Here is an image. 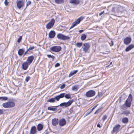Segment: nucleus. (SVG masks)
<instances>
[{
    "label": "nucleus",
    "mask_w": 134,
    "mask_h": 134,
    "mask_svg": "<svg viewBox=\"0 0 134 134\" xmlns=\"http://www.w3.org/2000/svg\"><path fill=\"white\" fill-rule=\"evenodd\" d=\"M29 51L28 50V49L26 51L25 53H24V55H26L27 53Z\"/></svg>",
    "instance_id": "obj_47"
},
{
    "label": "nucleus",
    "mask_w": 134,
    "mask_h": 134,
    "mask_svg": "<svg viewBox=\"0 0 134 134\" xmlns=\"http://www.w3.org/2000/svg\"><path fill=\"white\" fill-rule=\"evenodd\" d=\"M112 62H110V64H109V65H111L112 64Z\"/></svg>",
    "instance_id": "obj_53"
},
{
    "label": "nucleus",
    "mask_w": 134,
    "mask_h": 134,
    "mask_svg": "<svg viewBox=\"0 0 134 134\" xmlns=\"http://www.w3.org/2000/svg\"><path fill=\"white\" fill-rule=\"evenodd\" d=\"M109 65H108V66H107V67H109Z\"/></svg>",
    "instance_id": "obj_54"
},
{
    "label": "nucleus",
    "mask_w": 134,
    "mask_h": 134,
    "mask_svg": "<svg viewBox=\"0 0 134 134\" xmlns=\"http://www.w3.org/2000/svg\"><path fill=\"white\" fill-rule=\"evenodd\" d=\"M73 102V100H71L69 101L67 103L64 102L60 104V107H63L64 106L65 107H67L70 105Z\"/></svg>",
    "instance_id": "obj_10"
},
{
    "label": "nucleus",
    "mask_w": 134,
    "mask_h": 134,
    "mask_svg": "<svg viewBox=\"0 0 134 134\" xmlns=\"http://www.w3.org/2000/svg\"><path fill=\"white\" fill-rule=\"evenodd\" d=\"M17 5L18 8L20 9L24 5V2L23 1H19L17 2Z\"/></svg>",
    "instance_id": "obj_13"
},
{
    "label": "nucleus",
    "mask_w": 134,
    "mask_h": 134,
    "mask_svg": "<svg viewBox=\"0 0 134 134\" xmlns=\"http://www.w3.org/2000/svg\"><path fill=\"white\" fill-rule=\"evenodd\" d=\"M61 49V47L60 46H53L50 48V50L52 51L58 52L60 51Z\"/></svg>",
    "instance_id": "obj_8"
},
{
    "label": "nucleus",
    "mask_w": 134,
    "mask_h": 134,
    "mask_svg": "<svg viewBox=\"0 0 134 134\" xmlns=\"http://www.w3.org/2000/svg\"><path fill=\"white\" fill-rule=\"evenodd\" d=\"M132 99V95L131 94H130L129 96L128 99L126 100L127 101H129V102H131Z\"/></svg>",
    "instance_id": "obj_33"
},
{
    "label": "nucleus",
    "mask_w": 134,
    "mask_h": 134,
    "mask_svg": "<svg viewBox=\"0 0 134 134\" xmlns=\"http://www.w3.org/2000/svg\"><path fill=\"white\" fill-rule=\"evenodd\" d=\"M107 116L106 115H104L102 118V119L104 121L107 118Z\"/></svg>",
    "instance_id": "obj_36"
},
{
    "label": "nucleus",
    "mask_w": 134,
    "mask_h": 134,
    "mask_svg": "<svg viewBox=\"0 0 134 134\" xmlns=\"http://www.w3.org/2000/svg\"><path fill=\"white\" fill-rule=\"evenodd\" d=\"M78 86L77 85H74L72 87V89L73 91H77L78 89Z\"/></svg>",
    "instance_id": "obj_27"
},
{
    "label": "nucleus",
    "mask_w": 134,
    "mask_h": 134,
    "mask_svg": "<svg viewBox=\"0 0 134 134\" xmlns=\"http://www.w3.org/2000/svg\"><path fill=\"white\" fill-rule=\"evenodd\" d=\"M60 65V64L59 63H57L55 65V67H57L59 66Z\"/></svg>",
    "instance_id": "obj_43"
},
{
    "label": "nucleus",
    "mask_w": 134,
    "mask_h": 134,
    "mask_svg": "<svg viewBox=\"0 0 134 134\" xmlns=\"http://www.w3.org/2000/svg\"><path fill=\"white\" fill-rule=\"evenodd\" d=\"M122 121L124 123H126L128 122V119L127 118H125L122 119Z\"/></svg>",
    "instance_id": "obj_32"
},
{
    "label": "nucleus",
    "mask_w": 134,
    "mask_h": 134,
    "mask_svg": "<svg viewBox=\"0 0 134 134\" xmlns=\"http://www.w3.org/2000/svg\"><path fill=\"white\" fill-rule=\"evenodd\" d=\"M22 39V37L21 36H20V38L18 39L17 41V42L18 43H19L20 42L21 40Z\"/></svg>",
    "instance_id": "obj_44"
},
{
    "label": "nucleus",
    "mask_w": 134,
    "mask_h": 134,
    "mask_svg": "<svg viewBox=\"0 0 134 134\" xmlns=\"http://www.w3.org/2000/svg\"><path fill=\"white\" fill-rule=\"evenodd\" d=\"M86 35L85 34H82L81 37V40L83 41L86 38Z\"/></svg>",
    "instance_id": "obj_30"
},
{
    "label": "nucleus",
    "mask_w": 134,
    "mask_h": 134,
    "mask_svg": "<svg viewBox=\"0 0 134 134\" xmlns=\"http://www.w3.org/2000/svg\"><path fill=\"white\" fill-rule=\"evenodd\" d=\"M30 77L27 76L26 77V78L25 80L27 82L30 80Z\"/></svg>",
    "instance_id": "obj_38"
},
{
    "label": "nucleus",
    "mask_w": 134,
    "mask_h": 134,
    "mask_svg": "<svg viewBox=\"0 0 134 134\" xmlns=\"http://www.w3.org/2000/svg\"><path fill=\"white\" fill-rule=\"evenodd\" d=\"M83 44L82 42L77 43L76 44V46L77 47H80L82 46V45H83Z\"/></svg>",
    "instance_id": "obj_34"
},
{
    "label": "nucleus",
    "mask_w": 134,
    "mask_h": 134,
    "mask_svg": "<svg viewBox=\"0 0 134 134\" xmlns=\"http://www.w3.org/2000/svg\"><path fill=\"white\" fill-rule=\"evenodd\" d=\"M111 44L110 45L111 46H112L113 45V41H111Z\"/></svg>",
    "instance_id": "obj_49"
},
{
    "label": "nucleus",
    "mask_w": 134,
    "mask_h": 134,
    "mask_svg": "<svg viewBox=\"0 0 134 134\" xmlns=\"http://www.w3.org/2000/svg\"><path fill=\"white\" fill-rule=\"evenodd\" d=\"M94 109L93 108L91 110V111L90 112V113H91L92 111Z\"/></svg>",
    "instance_id": "obj_52"
},
{
    "label": "nucleus",
    "mask_w": 134,
    "mask_h": 134,
    "mask_svg": "<svg viewBox=\"0 0 134 134\" xmlns=\"http://www.w3.org/2000/svg\"><path fill=\"white\" fill-rule=\"evenodd\" d=\"M90 47V45L88 43H84L82 47L83 51L85 52H87Z\"/></svg>",
    "instance_id": "obj_7"
},
{
    "label": "nucleus",
    "mask_w": 134,
    "mask_h": 134,
    "mask_svg": "<svg viewBox=\"0 0 134 134\" xmlns=\"http://www.w3.org/2000/svg\"><path fill=\"white\" fill-rule=\"evenodd\" d=\"M83 18H84L80 17L78 18L76 21H75L72 24L70 29L72 28L75 26L79 24L80 23V21L82 20Z\"/></svg>",
    "instance_id": "obj_5"
},
{
    "label": "nucleus",
    "mask_w": 134,
    "mask_h": 134,
    "mask_svg": "<svg viewBox=\"0 0 134 134\" xmlns=\"http://www.w3.org/2000/svg\"><path fill=\"white\" fill-rule=\"evenodd\" d=\"M69 3H70L74 4L77 5L79 3V0H70Z\"/></svg>",
    "instance_id": "obj_22"
},
{
    "label": "nucleus",
    "mask_w": 134,
    "mask_h": 134,
    "mask_svg": "<svg viewBox=\"0 0 134 134\" xmlns=\"http://www.w3.org/2000/svg\"><path fill=\"white\" fill-rule=\"evenodd\" d=\"M31 1H28V2H27V4H26L27 6L28 5H30L31 4Z\"/></svg>",
    "instance_id": "obj_39"
},
{
    "label": "nucleus",
    "mask_w": 134,
    "mask_h": 134,
    "mask_svg": "<svg viewBox=\"0 0 134 134\" xmlns=\"http://www.w3.org/2000/svg\"><path fill=\"white\" fill-rule=\"evenodd\" d=\"M57 38L59 39L62 40H68L69 39V37L68 36H66L61 34H59L57 36Z\"/></svg>",
    "instance_id": "obj_4"
},
{
    "label": "nucleus",
    "mask_w": 134,
    "mask_h": 134,
    "mask_svg": "<svg viewBox=\"0 0 134 134\" xmlns=\"http://www.w3.org/2000/svg\"><path fill=\"white\" fill-rule=\"evenodd\" d=\"M125 114H126V113L125 112Z\"/></svg>",
    "instance_id": "obj_55"
},
{
    "label": "nucleus",
    "mask_w": 134,
    "mask_h": 134,
    "mask_svg": "<svg viewBox=\"0 0 134 134\" xmlns=\"http://www.w3.org/2000/svg\"><path fill=\"white\" fill-rule=\"evenodd\" d=\"M58 119L56 118H54L53 119L52 121V125L55 126L58 124Z\"/></svg>",
    "instance_id": "obj_21"
},
{
    "label": "nucleus",
    "mask_w": 134,
    "mask_h": 134,
    "mask_svg": "<svg viewBox=\"0 0 134 134\" xmlns=\"http://www.w3.org/2000/svg\"><path fill=\"white\" fill-rule=\"evenodd\" d=\"M131 102H129V101L126 100L125 103V105L128 107H130L131 105Z\"/></svg>",
    "instance_id": "obj_31"
},
{
    "label": "nucleus",
    "mask_w": 134,
    "mask_h": 134,
    "mask_svg": "<svg viewBox=\"0 0 134 134\" xmlns=\"http://www.w3.org/2000/svg\"><path fill=\"white\" fill-rule=\"evenodd\" d=\"M55 2L57 4H61L63 3V0H55Z\"/></svg>",
    "instance_id": "obj_29"
},
{
    "label": "nucleus",
    "mask_w": 134,
    "mask_h": 134,
    "mask_svg": "<svg viewBox=\"0 0 134 134\" xmlns=\"http://www.w3.org/2000/svg\"><path fill=\"white\" fill-rule=\"evenodd\" d=\"M55 32L53 30H52L49 32L48 34L49 37L51 38H53L55 37Z\"/></svg>",
    "instance_id": "obj_14"
},
{
    "label": "nucleus",
    "mask_w": 134,
    "mask_h": 134,
    "mask_svg": "<svg viewBox=\"0 0 134 134\" xmlns=\"http://www.w3.org/2000/svg\"><path fill=\"white\" fill-rule=\"evenodd\" d=\"M100 111V109H99L97 110L94 113V114H97Z\"/></svg>",
    "instance_id": "obj_41"
},
{
    "label": "nucleus",
    "mask_w": 134,
    "mask_h": 134,
    "mask_svg": "<svg viewBox=\"0 0 134 134\" xmlns=\"http://www.w3.org/2000/svg\"><path fill=\"white\" fill-rule=\"evenodd\" d=\"M97 126L99 128H100L101 127V126L99 124H98L97 125Z\"/></svg>",
    "instance_id": "obj_48"
},
{
    "label": "nucleus",
    "mask_w": 134,
    "mask_h": 134,
    "mask_svg": "<svg viewBox=\"0 0 134 134\" xmlns=\"http://www.w3.org/2000/svg\"><path fill=\"white\" fill-rule=\"evenodd\" d=\"M66 123V121L64 119H62L59 120V124L60 126H63L65 125Z\"/></svg>",
    "instance_id": "obj_18"
},
{
    "label": "nucleus",
    "mask_w": 134,
    "mask_h": 134,
    "mask_svg": "<svg viewBox=\"0 0 134 134\" xmlns=\"http://www.w3.org/2000/svg\"><path fill=\"white\" fill-rule=\"evenodd\" d=\"M65 87V84H63L62 85L60 86V88L61 89L64 88Z\"/></svg>",
    "instance_id": "obj_42"
},
{
    "label": "nucleus",
    "mask_w": 134,
    "mask_h": 134,
    "mask_svg": "<svg viewBox=\"0 0 134 134\" xmlns=\"http://www.w3.org/2000/svg\"><path fill=\"white\" fill-rule=\"evenodd\" d=\"M35 47L34 46L30 47L29 49H28V50L30 51L33 50L34 48Z\"/></svg>",
    "instance_id": "obj_37"
},
{
    "label": "nucleus",
    "mask_w": 134,
    "mask_h": 134,
    "mask_svg": "<svg viewBox=\"0 0 134 134\" xmlns=\"http://www.w3.org/2000/svg\"><path fill=\"white\" fill-rule=\"evenodd\" d=\"M134 48V45L133 44H131L126 48L125 49V51L126 52H128Z\"/></svg>",
    "instance_id": "obj_19"
},
{
    "label": "nucleus",
    "mask_w": 134,
    "mask_h": 134,
    "mask_svg": "<svg viewBox=\"0 0 134 134\" xmlns=\"http://www.w3.org/2000/svg\"><path fill=\"white\" fill-rule=\"evenodd\" d=\"M37 132V130L35 126L32 127L31 129L30 134H35Z\"/></svg>",
    "instance_id": "obj_15"
},
{
    "label": "nucleus",
    "mask_w": 134,
    "mask_h": 134,
    "mask_svg": "<svg viewBox=\"0 0 134 134\" xmlns=\"http://www.w3.org/2000/svg\"><path fill=\"white\" fill-rule=\"evenodd\" d=\"M98 104H97V105H95L93 107V108L94 109L95 108H96L97 107V106L98 105Z\"/></svg>",
    "instance_id": "obj_51"
},
{
    "label": "nucleus",
    "mask_w": 134,
    "mask_h": 134,
    "mask_svg": "<svg viewBox=\"0 0 134 134\" xmlns=\"http://www.w3.org/2000/svg\"><path fill=\"white\" fill-rule=\"evenodd\" d=\"M95 94L94 91L92 90L86 93V96L88 97H91L94 96Z\"/></svg>",
    "instance_id": "obj_11"
},
{
    "label": "nucleus",
    "mask_w": 134,
    "mask_h": 134,
    "mask_svg": "<svg viewBox=\"0 0 134 134\" xmlns=\"http://www.w3.org/2000/svg\"><path fill=\"white\" fill-rule=\"evenodd\" d=\"M77 70H74L71 71L70 72L69 75V77H70L71 76H72L75 74L77 72Z\"/></svg>",
    "instance_id": "obj_23"
},
{
    "label": "nucleus",
    "mask_w": 134,
    "mask_h": 134,
    "mask_svg": "<svg viewBox=\"0 0 134 134\" xmlns=\"http://www.w3.org/2000/svg\"><path fill=\"white\" fill-rule=\"evenodd\" d=\"M24 52V51L23 49H20L18 52V54L20 56H21L23 55Z\"/></svg>",
    "instance_id": "obj_25"
},
{
    "label": "nucleus",
    "mask_w": 134,
    "mask_h": 134,
    "mask_svg": "<svg viewBox=\"0 0 134 134\" xmlns=\"http://www.w3.org/2000/svg\"><path fill=\"white\" fill-rule=\"evenodd\" d=\"M63 95H59L54 98H51L47 100V102L51 103H53L55 102V100L58 101L60 98H62Z\"/></svg>",
    "instance_id": "obj_3"
},
{
    "label": "nucleus",
    "mask_w": 134,
    "mask_h": 134,
    "mask_svg": "<svg viewBox=\"0 0 134 134\" xmlns=\"http://www.w3.org/2000/svg\"><path fill=\"white\" fill-rule=\"evenodd\" d=\"M83 31V30H81L79 31V32L80 33H82Z\"/></svg>",
    "instance_id": "obj_50"
},
{
    "label": "nucleus",
    "mask_w": 134,
    "mask_h": 134,
    "mask_svg": "<svg viewBox=\"0 0 134 134\" xmlns=\"http://www.w3.org/2000/svg\"><path fill=\"white\" fill-rule=\"evenodd\" d=\"M29 65L30 64L27 62H24L22 65V69L24 70H26Z\"/></svg>",
    "instance_id": "obj_16"
},
{
    "label": "nucleus",
    "mask_w": 134,
    "mask_h": 134,
    "mask_svg": "<svg viewBox=\"0 0 134 134\" xmlns=\"http://www.w3.org/2000/svg\"><path fill=\"white\" fill-rule=\"evenodd\" d=\"M3 113V110L0 109V115L2 114Z\"/></svg>",
    "instance_id": "obj_45"
},
{
    "label": "nucleus",
    "mask_w": 134,
    "mask_h": 134,
    "mask_svg": "<svg viewBox=\"0 0 134 134\" xmlns=\"http://www.w3.org/2000/svg\"><path fill=\"white\" fill-rule=\"evenodd\" d=\"M131 41V38L130 37H127L125 38L124 40V43L126 45H127L130 43Z\"/></svg>",
    "instance_id": "obj_12"
},
{
    "label": "nucleus",
    "mask_w": 134,
    "mask_h": 134,
    "mask_svg": "<svg viewBox=\"0 0 134 134\" xmlns=\"http://www.w3.org/2000/svg\"><path fill=\"white\" fill-rule=\"evenodd\" d=\"M125 10V8L119 5H114L111 9L112 14L114 15H117V13L121 14Z\"/></svg>",
    "instance_id": "obj_1"
},
{
    "label": "nucleus",
    "mask_w": 134,
    "mask_h": 134,
    "mask_svg": "<svg viewBox=\"0 0 134 134\" xmlns=\"http://www.w3.org/2000/svg\"><path fill=\"white\" fill-rule=\"evenodd\" d=\"M15 103L12 101H9L4 103L2 104L3 107L5 108H10L14 107L15 105Z\"/></svg>",
    "instance_id": "obj_2"
},
{
    "label": "nucleus",
    "mask_w": 134,
    "mask_h": 134,
    "mask_svg": "<svg viewBox=\"0 0 134 134\" xmlns=\"http://www.w3.org/2000/svg\"><path fill=\"white\" fill-rule=\"evenodd\" d=\"M104 11L101 12V13L99 14V16H100L101 15H102V14H103L104 13Z\"/></svg>",
    "instance_id": "obj_46"
},
{
    "label": "nucleus",
    "mask_w": 134,
    "mask_h": 134,
    "mask_svg": "<svg viewBox=\"0 0 134 134\" xmlns=\"http://www.w3.org/2000/svg\"><path fill=\"white\" fill-rule=\"evenodd\" d=\"M60 95H62L63 96L62 98H63L64 97L66 99H69L71 98V96L69 94H65V93H62Z\"/></svg>",
    "instance_id": "obj_20"
},
{
    "label": "nucleus",
    "mask_w": 134,
    "mask_h": 134,
    "mask_svg": "<svg viewBox=\"0 0 134 134\" xmlns=\"http://www.w3.org/2000/svg\"><path fill=\"white\" fill-rule=\"evenodd\" d=\"M4 4L6 6L8 4V2L7 1V0H5L4 2Z\"/></svg>",
    "instance_id": "obj_40"
},
{
    "label": "nucleus",
    "mask_w": 134,
    "mask_h": 134,
    "mask_svg": "<svg viewBox=\"0 0 134 134\" xmlns=\"http://www.w3.org/2000/svg\"><path fill=\"white\" fill-rule=\"evenodd\" d=\"M47 56L49 58H51L52 59H54V57L53 55H51L50 54H47Z\"/></svg>",
    "instance_id": "obj_35"
},
{
    "label": "nucleus",
    "mask_w": 134,
    "mask_h": 134,
    "mask_svg": "<svg viewBox=\"0 0 134 134\" xmlns=\"http://www.w3.org/2000/svg\"><path fill=\"white\" fill-rule=\"evenodd\" d=\"M34 59V57L32 55L28 57L27 60V62L30 64H31Z\"/></svg>",
    "instance_id": "obj_17"
},
{
    "label": "nucleus",
    "mask_w": 134,
    "mask_h": 134,
    "mask_svg": "<svg viewBox=\"0 0 134 134\" xmlns=\"http://www.w3.org/2000/svg\"><path fill=\"white\" fill-rule=\"evenodd\" d=\"M120 127L121 126L119 124L116 125L113 128V129L111 131L112 134L116 133L119 130Z\"/></svg>",
    "instance_id": "obj_9"
},
{
    "label": "nucleus",
    "mask_w": 134,
    "mask_h": 134,
    "mask_svg": "<svg viewBox=\"0 0 134 134\" xmlns=\"http://www.w3.org/2000/svg\"><path fill=\"white\" fill-rule=\"evenodd\" d=\"M8 99V98L6 97H0V100L2 101L6 100Z\"/></svg>",
    "instance_id": "obj_28"
},
{
    "label": "nucleus",
    "mask_w": 134,
    "mask_h": 134,
    "mask_svg": "<svg viewBox=\"0 0 134 134\" xmlns=\"http://www.w3.org/2000/svg\"><path fill=\"white\" fill-rule=\"evenodd\" d=\"M48 109L49 110L55 111L57 110V109L54 107H49L48 108Z\"/></svg>",
    "instance_id": "obj_26"
},
{
    "label": "nucleus",
    "mask_w": 134,
    "mask_h": 134,
    "mask_svg": "<svg viewBox=\"0 0 134 134\" xmlns=\"http://www.w3.org/2000/svg\"><path fill=\"white\" fill-rule=\"evenodd\" d=\"M37 129L38 131H41L43 129V125L41 124H38L37 126Z\"/></svg>",
    "instance_id": "obj_24"
},
{
    "label": "nucleus",
    "mask_w": 134,
    "mask_h": 134,
    "mask_svg": "<svg viewBox=\"0 0 134 134\" xmlns=\"http://www.w3.org/2000/svg\"><path fill=\"white\" fill-rule=\"evenodd\" d=\"M55 22V21L54 19H52L50 22L46 25V28L49 29L52 27L54 24Z\"/></svg>",
    "instance_id": "obj_6"
}]
</instances>
